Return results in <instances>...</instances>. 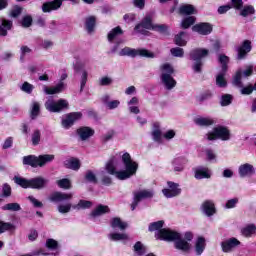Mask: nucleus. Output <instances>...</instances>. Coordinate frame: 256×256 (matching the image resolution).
Returning <instances> with one entry per match:
<instances>
[{"label": "nucleus", "instance_id": "obj_1", "mask_svg": "<svg viewBox=\"0 0 256 256\" xmlns=\"http://www.w3.org/2000/svg\"><path fill=\"white\" fill-rule=\"evenodd\" d=\"M122 163L126 170L117 171V157H112L105 166V169L109 175H114L119 181H125L130 179L133 175L137 174L139 164L131 158V154L124 153L122 155Z\"/></svg>", "mask_w": 256, "mask_h": 256}, {"label": "nucleus", "instance_id": "obj_2", "mask_svg": "<svg viewBox=\"0 0 256 256\" xmlns=\"http://www.w3.org/2000/svg\"><path fill=\"white\" fill-rule=\"evenodd\" d=\"M156 237L161 241H174L175 249H178V251H182L183 253H187V251L191 249V245L182 238L181 233L171 229L162 228V230L156 234Z\"/></svg>", "mask_w": 256, "mask_h": 256}, {"label": "nucleus", "instance_id": "obj_3", "mask_svg": "<svg viewBox=\"0 0 256 256\" xmlns=\"http://www.w3.org/2000/svg\"><path fill=\"white\" fill-rule=\"evenodd\" d=\"M14 183L22 187V189H45L49 185V179L38 176L35 178L27 179L20 176H14Z\"/></svg>", "mask_w": 256, "mask_h": 256}, {"label": "nucleus", "instance_id": "obj_4", "mask_svg": "<svg viewBox=\"0 0 256 256\" xmlns=\"http://www.w3.org/2000/svg\"><path fill=\"white\" fill-rule=\"evenodd\" d=\"M160 69H161L160 79H161L162 85H164L167 91H171V89H175L177 85V81L172 76L173 73H175L173 66H171V64L169 63H165L160 67Z\"/></svg>", "mask_w": 256, "mask_h": 256}, {"label": "nucleus", "instance_id": "obj_5", "mask_svg": "<svg viewBox=\"0 0 256 256\" xmlns=\"http://www.w3.org/2000/svg\"><path fill=\"white\" fill-rule=\"evenodd\" d=\"M209 57V49L195 48L190 51V59L194 61L192 69L194 73H201L203 69V60Z\"/></svg>", "mask_w": 256, "mask_h": 256}, {"label": "nucleus", "instance_id": "obj_6", "mask_svg": "<svg viewBox=\"0 0 256 256\" xmlns=\"http://www.w3.org/2000/svg\"><path fill=\"white\" fill-rule=\"evenodd\" d=\"M205 138L207 141H217V139H220V141H229L231 139V131L227 127L218 126L208 132Z\"/></svg>", "mask_w": 256, "mask_h": 256}, {"label": "nucleus", "instance_id": "obj_7", "mask_svg": "<svg viewBox=\"0 0 256 256\" xmlns=\"http://www.w3.org/2000/svg\"><path fill=\"white\" fill-rule=\"evenodd\" d=\"M118 55L120 57H146L147 59H155V53L143 48L133 49L124 47Z\"/></svg>", "mask_w": 256, "mask_h": 256}, {"label": "nucleus", "instance_id": "obj_8", "mask_svg": "<svg viewBox=\"0 0 256 256\" xmlns=\"http://www.w3.org/2000/svg\"><path fill=\"white\" fill-rule=\"evenodd\" d=\"M45 109L50 113H61L65 109H69V101L65 99H59L55 101L54 99H48L45 104Z\"/></svg>", "mask_w": 256, "mask_h": 256}, {"label": "nucleus", "instance_id": "obj_9", "mask_svg": "<svg viewBox=\"0 0 256 256\" xmlns=\"http://www.w3.org/2000/svg\"><path fill=\"white\" fill-rule=\"evenodd\" d=\"M155 195V192L153 190H139L134 192V199L131 204V210L135 211L137 209V205L143 201V199H152V197Z\"/></svg>", "mask_w": 256, "mask_h": 256}, {"label": "nucleus", "instance_id": "obj_10", "mask_svg": "<svg viewBox=\"0 0 256 256\" xmlns=\"http://www.w3.org/2000/svg\"><path fill=\"white\" fill-rule=\"evenodd\" d=\"M65 79H67V73H63L60 77V82L53 87L43 86V91L46 95H57L65 91Z\"/></svg>", "mask_w": 256, "mask_h": 256}, {"label": "nucleus", "instance_id": "obj_11", "mask_svg": "<svg viewBox=\"0 0 256 256\" xmlns=\"http://www.w3.org/2000/svg\"><path fill=\"white\" fill-rule=\"evenodd\" d=\"M83 117V114L81 112H71L65 115V117L62 119V127L64 129H70V127H73L79 119Z\"/></svg>", "mask_w": 256, "mask_h": 256}, {"label": "nucleus", "instance_id": "obj_12", "mask_svg": "<svg viewBox=\"0 0 256 256\" xmlns=\"http://www.w3.org/2000/svg\"><path fill=\"white\" fill-rule=\"evenodd\" d=\"M168 188H164L162 190V193L164 197L167 199H171L173 197H178V195H181V188H179V184L175 182H167Z\"/></svg>", "mask_w": 256, "mask_h": 256}, {"label": "nucleus", "instance_id": "obj_13", "mask_svg": "<svg viewBox=\"0 0 256 256\" xmlns=\"http://www.w3.org/2000/svg\"><path fill=\"white\" fill-rule=\"evenodd\" d=\"M251 75H253V66H248L244 71L238 70L234 76L233 85H235V87H243L241 79H243V77H251Z\"/></svg>", "mask_w": 256, "mask_h": 256}, {"label": "nucleus", "instance_id": "obj_14", "mask_svg": "<svg viewBox=\"0 0 256 256\" xmlns=\"http://www.w3.org/2000/svg\"><path fill=\"white\" fill-rule=\"evenodd\" d=\"M153 26V15L148 14L140 24L135 26V31H138V33H144L143 29L153 30Z\"/></svg>", "mask_w": 256, "mask_h": 256}, {"label": "nucleus", "instance_id": "obj_15", "mask_svg": "<svg viewBox=\"0 0 256 256\" xmlns=\"http://www.w3.org/2000/svg\"><path fill=\"white\" fill-rule=\"evenodd\" d=\"M70 199H73V193L54 192L49 197V201L52 203H61Z\"/></svg>", "mask_w": 256, "mask_h": 256}, {"label": "nucleus", "instance_id": "obj_16", "mask_svg": "<svg viewBox=\"0 0 256 256\" xmlns=\"http://www.w3.org/2000/svg\"><path fill=\"white\" fill-rule=\"evenodd\" d=\"M238 173L240 177H251L256 173L255 166H253V164L250 163H244L239 166Z\"/></svg>", "mask_w": 256, "mask_h": 256}, {"label": "nucleus", "instance_id": "obj_17", "mask_svg": "<svg viewBox=\"0 0 256 256\" xmlns=\"http://www.w3.org/2000/svg\"><path fill=\"white\" fill-rule=\"evenodd\" d=\"M192 30L199 33V35H210V33L213 31V26L207 22H202L194 25Z\"/></svg>", "mask_w": 256, "mask_h": 256}, {"label": "nucleus", "instance_id": "obj_18", "mask_svg": "<svg viewBox=\"0 0 256 256\" xmlns=\"http://www.w3.org/2000/svg\"><path fill=\"white\" fill-rule=\"evenodd\" d=\"M239 245H241V242L237 240V238H230L221 243L222 251L224 253H231V251H233L235 247H239Z\"/></svg>", "mask_w": 256, "mask_h": 256}, {"label": "nucleus", "instance_id": "obj_19", "mask_svg": "<svg viewBox=\"0 0 256 256\" xmlns=\"http://www.w3.org/2000/svg\"><path fill=\"white\" fill-rule=\"evenodd\" d=\"M187 158L177 157L172 160V167L175 173H181L185 170V165H187Z\"/></svg>", "mask_w": 256, "mask_h": 256}, {"label": "nucleus", "instance_id": "obj_20", "mask_svg": "<svg viewBox=\"0 0 256 256\" xmlns=\"http://www.w3.org/2000/svg\"><path fill=\"white\" fill-rule=\"evenodd\" d=\"M251 51V41L245 40L240 47L237 48V59H245L247 53Z\"/></svg>", "mask_w": 256, "mask_h": 256}, {"label": "nucleus", "instance_id": "obj_21", "mask_svg": "<svg viewBox=\"0 0 256 256\" xmlns=\"http://www.w3.org/2000/svg\"><path fill=\"white\" fill-rule=\"evenodd\" d=\"M13 27V21L7 20L5 18H0V36L7 37V32L11 31Z\"/></svg>", "mask_w": 256, "mask_h": 256}, {"label": "nucleus", "instance_id": "obj_22", "mask_svg": "<svg viewBox=\"0 0 256 256\" xmlns=\"http://www.w3.org/2000/svg\"><path fill=\"white\" fill-rule=\"evenodd\" d=\"M195 179H211V171L207 167H198L195 170Z\"/></svg>", "mask_w": 256, "mask_h": 256}, {"label": "nucleus", "instance_id": "obj_23", "mask_svg": "<svg viewBox=\"0 0 256 256\" xmlns=\"http://www.w3.org/2000/svg\"><path fill=\"white\" fill-rule=\"evenodd\" d=\"M127 105L130 113H133L134 115H139V113H141V110H139V98L137 96L132 97L127 102Z\"/></svg>", "mask_w": 256, "mask_h": 256}, {"label": "nucleus", "instance_id": "obj_24", "mask_svg": "<svg viewBox=\"0 0 256 256\" xmlns=\"http://www.w3.org/2000/svg\"><path fill=\"white\" fill-rule=\"evenodd\" d=\"M194 123L198 127H211V125H215V120L211 117H197L194 119Z\"/></svg>", "mask_w": 256, "mask_h": 256}, {"label": "nucleus", "instance_id": "obj_25", "mask_svg": "<svg viewBox=\"0 0 256 256\" xmlns=\"http://www.w3.org/2000/svg\"><path fill=\"white\" fill-rule=\"evenodd\" d=\"M202 211L207 217H213V214L215 213V203L210 200L205 201L202 204Z\"/></svg>", "mask_w": 256, "mask_h": 256}, {"label": "nucleus", "instance_id": "obj_26", "mask_svg": "<svg viewBox=\"0 0 256 256\" xmlns=\"http://www.w3.org/2000/svg\"><path fill=\"white\" fill-rule=\"evenodd\" d=\"M102 102L110 110L117 109V107H119V105H121V101H119V100L111 101V96H109V95H104L102 97Z\"/></svg>", "mask_w": 256, "mask_h": 256}, {"label": "nucleus", "instance_id": "obj_27", "mask_svg": "<svg viewBox=\"0 0 256 256\" xmlns=\"http://www.w3.org/2000/svg\"><path fill=\"white\" fill-rule=\"evenodd\" d=\"M110 225L112 229H119V231H125L129 225L127 222H123L121 218L115 217L111 220Z\"/></svg>", "mask_w": 256, "mask_h": 256}, {"label": "nucleus", "instance_id": "obj_28", "mask_svg": "<svg viewBox=\"0 0 256 256\" xmlns=\"http://www.w3.org/2000/svg\"><path fill=\"white\" fill-rule=\"evenodd\" d=\"M22 163L23 165H29L30 167H34V168L39 167L38 156H35V155L24 156L22 159Z\"/></svg>", "mask_w": 256, "mask_h": 256}, {"label": "nucleus", "instance_id": "obj_29", "mask_svg": "<svg viewBox=\"0 0 256 256\" xmlns=\"http://www.w3.org/2000/svg\"><path fill=\"white\" fill-rule=\"evenodd\" d=\"M95 131H93V129L89 128V127H82L80 129H78V135L80 137V139H82V141H87V139H89V137H93Z\"/></svg>", "mask_w": 256, "mask_h": 256}, {"label": "nucleus", "instance_id": "obj_30", "mask_svg": "<svg viewBox=\"0 0 256 256\" xmlns=\"http://www.w3.org/2000/svg\"><path fill=\"white\" fill-rule=\"evenodd\" d=\"M180 15H196L197 9L191 4H184L179 7Z\"/></svg>", "mask_w": 256, "mask_h": 256}, {"label": "nucleus", "instance_id": "obj_31", "mask_svg": "<svg viewBox=\"0 0 256 256\" xmlns=\"http://www.w3.org/2000/svg\"><path fill=\"white\" fill-rule=\"evenodd\" d=\"M55 160V155L53 154H44L38 156V167H45L47 163H52Z\"/></svg>", "mask_w": 256, "mask_h": 256}, {"label": "nucleus", "instance_id": "obj_32", "mask_svg": "<svg viewBox=\"0 0 256 256\" xmlns=\"http://www.w3.org/2000/svg\"><path fill=\"white\" fill-rule=\"evenodd\" d=\"M161 137H163V133L161 132V127L159 126V123H154L153 129H152L153 141H155L156 143H161Z\"/></svg>", "mask_w": 256, "mask_h": 256}, {"label": "nucleus", "instance_id": "obj_33", "mask_svg": "<svg viewBox=\"0 0 256 256\" xmlns=\"http://www.w3.org/2000/svg\"><path fill=\"white\" fill-rule=\"evenodd\" d=\"M110 241H129L127 233L112 232L108 235Z\"/></svg>", "mask_w": 256, "mask_h": 256}, {"label": "nucleus", "instance_id": "obj_34", "mask_svg": "<svg viewBox=\"0 0 256 256\" xmlns=\"http://www.w3.org/2000/svg\"><path fill=\"white\" fill-rule=\"evenodd\" d=\"M64 165L67 169H72L73 171H79V169L81 168V162L79 161V159L76 158L66 160Z\"/></svg>", "mask_w": 256, "mask_h": 256}, {"label": "nucleus", "instance_id": "obj_35", "mask_svg": "<svg viewBox=\"0 0 256 256\" xmlns=\"http://www.w3.org/2000/svg\"><path fill=\"white\" fill-rule=\"evenodd\" d=\"M163 225H165V222L163 220H159L157 222L150 223L148 230L153 233V231H157L155 234L156 239H160L157 237V233L159 231H163Z\"/></svg>", "mask_w": 256, "mask_h": 256}, {"label": "nucleus", "instance_id": "obj_36", "mask_svg": "<svg viewBox=\"0 0 256 256\" xmlns=\"http://www.w3.org/2000/svg\"><path fill=\"white\" fill-rule=\"evenodd\" d=\"M97 23V18L95 16H89L85 20V28L89 33L95 31V24Z\"/></svg>", "mask_w": 256, "mask_h": 256}, {"label": "nucleus", "instance_id": "obj_37", "mask_svg": "<svg viewBox=\"0 0 256 256\" xmlns=\"http://www.w3.org/2000/svg\"><path fill=\"white\" fill-rule=\"evenodd\" d=\"M109 206L98 205L96 209L91 213V217H101V215H105V213H109Z\"/></svg>", "mask_w": 256, "mask_h": 256}, {"label": "nucleus", "instance_id": "obj_38", "mask_svg": "<svg viewBox=\"0 0 256 256\" xmlns=\"http://www.w3.org/2000/svg\"><path fill=\"white\" fill-rule=\"evenodd\" d=\"M121 35H123V30L121 29V27H119V26L115 27L108 33L109 43H113V41H115V39H117V37H119Z\"/></svg>", "mask_w": 256, "mask_h": 256}, {"label": "nucleus", "instance_id": "obj_39", "mask_svg": "<svg viewBox=\"0 0 256 256\" xmlns=\"http://www.w3.org/2000/svg\"><path fill=\"white\" fill-rule=\"evenodd\" d=\"M204 251H205V238L199 237L196 240V244H195L196 255H202Z\"/></svg>", "mask_w": 256, "mask_h": 256}, {"label": "nucleus", "instance_id": "obj_40", "mask_svg": "<svg viewBox=\"0 0 256 256\" xmlns=\"http://www.w3.org/2000/svg\"><path fill=\"white\" fill-rule=\"evenodd\" d=\"M41 137H42L41 130L39 129L33 130L31 134V143L34 147H37V145L41 143Z\"/></svg>", "mask_w": 256, "mask_h": 256}, {"label": "nucleus", "instance_id": "obj_41", "mask_svg": "<svg viewBox=\"0 0 256 256\" xmlns=\"http://www.w3.org/2000/svg\"><path fill=\"white\" fill-rule=\"evenodd\" d=\"M41 112V104L39 102H32L31 105V112H30V117L31 119H37L39 117V113Z\"/></svg>", "mask_w": 256, "mask_h": 256}, {"label": "nucleus", "instance_id": "obj_42", "mask_svg": "<svg viewBox=\"0 0 256 256\" xmlns=\"http://www.w3.org/2000/svg\"><path fill=\"white\" fill-rule=\"evenodd\" d=\"M227 72L221 70V72L216 76V85L218 87L224 88L227 87V80H225V75Z\"/></svg>", "mask_w": 256, "mask_h": 256}, {"label": "nucleus", "instance_id": "obj_43", "mask_svg": "<svg viewBox=\"0 0 256 256\" xmlns=\"http://www.w3.org/2000/svg\"><path fill=\"white\" fill-rule=\"evenodd\" d=\"M133 249H134L135 255H137V256H143L147 253V249L145 248L143 243H141L139 241L135 243Z\"/></svg>", "mask_w": 256, "mask_h": 256}, {"label": "nucleus", "instance_id": "obj_44", "mask_svg": "<svg viewBox=\"0 0 256 256\" xmlns=\"http://www.w3.org/2000/svg\"><path fill=\"white\" fill-rule=\"evenodd\" d=\"M195 21H197V18H195V16H188L184 18L181 22L182 29H189L191 25H195Z\"/></svg>", "mask_w": 256, "mask_h": 256}, {"label": "nucleus", "instance_id": "obj_45", "mask_svg": "<svg viewBox=\"0 0 256 256\" xmlns=\"http://www.w3.org/2000/svg\"><path fill=\"white\" fill-rule=\"evenodd\" d=\"M218 61L221 65V71H224V72H227V69H228V64H229V57L225 54H220L218 56Z\"/></svg>", "mask_w": 256, "mask_h": 256}, {"label": "nucleus", "instance_id": "obj_46", "mask_svg": "<svg viewBox=\"0 0 256 256\" xmlns=\"http://www.w3.org/2000/svg\"><path fill=\"white\" fill-rule=\"evenodd\" d=\"M93 205V202L87 201V200H80L78 204L73 205L72 208L76 209L77 211L81 209H90V207Z\"/></svg>", "mask_w": 256, "mask_h": 256}, {"label": "nucleus", "instance_id": "obj_47", "mask_svg": "<svg viewBox=\"0 0 256 256\" xmlns=\"http://www.w3.org/2000/svg\"><path fill=\"white\" fill-rule=\"evenodd\" d=\"M45 247L49 249V251H57V249H59V242L53 238H49L46 240Z\"/></svg>", "mask_w": 256, "mask_h": 256}, {"label": "nucleus", "instance_id": "obj_48", "mask_svg": "<svg viewBox=\"0 0 256 256\" xmlns=\"http://www.w3.org/2000/svg\"><path fill=\"white\" fill-rule=\"evenodd\" d=\"M2 211H21V205L17 202L8 203L2 206Z\"/></svg>", "mask_w": 256, "mask_h": 256}, {"label": "nucleus", "instance_id": "obj_49", "mask_svg": "<svg viewBox=\"0 0 256 256\" xmlns=\"http://www.w3.org/2000/svg\"><path fill=\"white\" fill-rule=\"evenodd\" d=\"M255 14V8L251 5L244 6L240 11L241 17H249V15Z\"/></svg>", "mask_w": 256, "mask_h": 256}, {"label": "nucleus", "instance_id": "obj_50", "mask_svg": "<svg viewBox=\"0 0 256 256\" xmlns=\"http://www.w3.org/2000/svg\"><path fill=\"white\" fill-rule=\"evenodd\" d=\"M233 103V96L231 94H224L221 97L220 105L222 107H227Z\"/></svg>", "mask_w": 256, "mask_h": 256}, {"label": "nucleus", "instance_id": "obj_51", "mask_svg": "<svg viewBox=\"0 0 256 256\" xmlns=\"http://www.w3.org/2000/svg\"><path fill=\"white\" fill-rule=\"evenodd\" d=\"M255 231H256L255 225L250 224V225L244 227L241 232H242V235H244V237H251V235H253V233H255Z\"/></svg>", "mask_w": 256, "mask_h": 256}, {"label": "nucleus", "instance_id": "obj_52", "mask_svg": "<svg viewBox=\"0 0 256 256\" xmlns=\"http://www.w3.org/2000/svg\"><path fill=\"white\" fill-rule=\"evenodd\" d=\"M183 37H185V32H180L178 35L175 36V43L179 47H185L187 45V41H185Z\"/></svg>", "mask_w": 256, "mask_h": 256}, {"label": "nucleus", "instance_id": "obj_53", "mask_svg": "<svg viewBox=\"0 0 256 256\" xmlns=\"http://www.w3.org/2000/svg\"><path fill=\"white\" fill-rule=\"evenodd\" d=\"M56 183L60 189H71V181L67 178L58 180Z\"/></svg>", "mask_w": 256, "mask_h": 256}, {"label": "nucleus", "instance_id": "obj_54", "mask_svg": "<svg viewBox=\"0 0 256 256\" xmlns=\"http://www.w3.org/2000/svg\"><path fill=\"white\" fill-rule=\"evenodd\" d=\"M34 89H35V86L30 84L29 82H24L21 86V91H23L24 93H27L28 95H31Z\"/></svg>", "mask_w": 256, "mask_h": 256}, {"label": "nucleus", "instance_id": "obj_55", "mask_svg": "<svg viewBox=\"0 0 256 256\" xmlns=\"http://www.w3.org/2000/svg\"><path fill=\"white\" fill-rule=\"evenodd\" d=\"M87 77H89V73L87 70H83L81 73V80H80V91L85 89V85H87Z\"/></svg>", "mask_w": 256, "mask_h": 256}, {"label": "nucleus", "instance_id": "obj_56", "mask_svg": "<svg viewBox=\"0 0 256 256\" xmlns=\"http://www.w3.org/2000/svg\"><path fill=\"white\" fill-rule=\"evenodd\" d=\"M11 229H15L13 224L0 221V235L1 233H5V231H11Z\"/></svg>", "mask_w": 256, "mask_h": 256}, {"label": "nucleus", "instance_id": "obj_57", "mask_svg": "<svg viewBox=\"0 0 256 256\" xmlns=\"http://www.w3.org/2000/svg\"><path fill=\"white\" fill-rule=\"evenodd\" d=\"M113 83V78L109 76H104L99 79V85L102 87H107Z\"/></svg>", "mask_w": 256, "mask_h": 256}, {"label": "nucleus", "instance_id": "obj_58", "mask_svg": "<svg viewBox=\"0 0 256 256\" xmlns=\"http://www.w3.org/2000/svg\"><path fill=\"white\" fill-rule=\"evenodd\" d=\"M71 207H73L71 205V203H66V204L58 205L57 209L60 213L65 214V213H69V211H71Z\"/></svg>", "mask_w": 256, "mask_h": 256}, {"label": "nucleus", "instance_id": "obj_59", "mask_svg": "<svg viewBox=\"0 0 256 256\" xmlns=\"http://www.w3.org/2000/svg\"><path fill=\"white\" fill-rule=\"evenodd\" d=\"M85 179H86V181H88L89 183H97V176H96L95 173H93V171H91V170H88V171L86 172Z\"/></svg>", "mask_w": 256, "mask_h": 256}, {"label": "nucleus", "instance_id": "obj_60", "mask_svg": "<svg viewBox=\"0 0 256 256\" xmlns=\"http://www.w3.org/2000/svg\"><path fill=\"white\" fill-rule=\"evenodd\" d=\"M32 51L33 50L31 48H29V46H22L20 48V53H21L20 61H24L25 60V55H30V53Z\"/></svg>", "mask_w": 256, "mask_h": 256}, {"label": "nucleus", "instance_id": "obj_61", "mask_svg": "<svg viewBox=\"0 0 256 256\" xmlns=\"http://www.w3.org/2000/svg\"><path fill=\"white\" fill-rule=\"evenodd\" d=\"M171 55H173V57H183V55H185V51L183 50V48H179V47H175L172 48L170 50Z\"/></svg>", "mask_w": 256, "mask_h": 256}, {"label": "nucleus", "instance_id": "obj_62", "mask_svg": "<svg viewBox=\"0 0 256 256\" xmlns=\"http://www.w3.org/2000/svg\"><path fill=\"white\" fill-rule=\"evenodd\" d=\"M237 203H239V198H232L226 202L225 208L226 209H235V207H237Z\"/></svg>", "mask_w": 256, "mask_h": 256}, {"label": "nucleus", "instance_id": "obj_63", "mask_svg": "<svg viewBox=\"0 0 256 256\" xmlns=\"http://www.w3.org/2000/svg\"><path fill=\"white\" fill-rule=\"evenodd\" d=\"M11 185L4 183L2 185V195L3 197H11Z\"/></svg>", "mask_w": 256, "mask_h": 256}, {"label": "nucleus", "instance_id": "obj_64", "mask_svg": "<svg viewBox=\"0 0 256 256\" xmlns=\"http://www.w3.org/2000/svg\"><path fill=\"white\" fill-rule=\"evenodd\" d=\"M208 161H217V154L212 149L205 150Z\"/></svg>", "mask_w": 256, "mask_h": 256}]
</instances>
